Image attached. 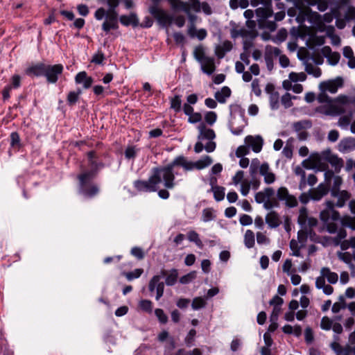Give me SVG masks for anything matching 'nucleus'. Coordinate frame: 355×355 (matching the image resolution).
I'll return each instance as SVG.
<instances>
[{
    "label": "nucleus",
    "mask_w": 355,
    "mask_h": 355,
    "mask_svg": "<svg viewBox=\"0 0 355 355\" xmlns=\"http://www.w3.org/2000/svg\"><path fill=\"white\" fill-rule=\"evenodd\" d=\"M322 53L331 65L334 66L338 63L340 58V53L338 52L332 51L329 46H324L322 49Z\"/></svg>",
    "instance_id": "nucleus-17"
},
{
    "label": "nucleus",
    "mask_w": 355,
    "mask_h": 355,
    "mask_svg": "<svg viewBox=\"0 0 355 355\" xmlns=\"http://www.w3.org/2000/svg\"><path fill=\"white\" fill-rule=\"evenodd\" d=\"M293 263L292 261L290 259H287L285 260L283 266H282V270L284 272L286 273L288 275H290L291 273L295 272L296 270L292 269Z\"/></svg>",
    "instance_id": "nucleus-60"
},
{
    "label": "nucleus",
    "mask_w": 355,
    "mask_h": 355,
    "mask_svg": "<svg viewBox=\"0 0 355 355\" xmlns=\"http://www.w3.org/2000/svg\"><path fill=\"white\" fill-rule=\"evenodd\" d=\"M290 248L292 251V253L291 254V255L297 257H302V255L300 252V247L297 241L292 239L290 241Z\"/></svg>",
    "instance_id": "nucleus-49"
},
{
    "label": "nucleus",
    "mask_w": 355,
    "mask_h": 355,
    "mask_svg": "<svg viewBox=\"0 0 355 355\" xmlns=\"http://www.w3.org/2000/svg\"><path fill=\"white\" fill-rule=\"evenodd\" d=\"M196 278V272L191 271V272L187 273V275L181 277L180 279V282L182 284H187L191 282Z\"/></svg>",
    "instance_id": "nucleus-57"
},
{
    "label": "nucleus",
    "mask_w": 355,
    "mask_h": 355,
    "mask_svg": "<svg viewBox=\"0 0 355 355\" xmlns=\"http://www.w3.org/2000/svg\"><path fill=\"white\" fill-rule=\"evenodd\" d=\"M212 162H213V160H212L211 157L209 155H205V156L202 157L201 159L195 162L196 168L198 170L203 169V168L209 166V165H211Z\"/></svg>",
    "instance_id": "nucleus-37"
},
{
    "label": "nucleus",
    "mask_w": 355,
    "mask_h": 355,
    "mask_svg": "<svg viewBox=\"0 0 355 355\" xmlns=\"http://www.w3.org/2000/svg\"><path fill=\"white\" fill-rule=\"evenodd\" d=\"M21 78L19 74H14L10 78V83L6 86L9 87L11 89H18L21 87Z\"/></svg>",
    "instance_id": "nucleus-52"
},
{
    "label": "nucleus",
    "mask_w": 355,
    "mask_h": 355,
    "mask_svg": "<svg viewBox=\"0 0 355 355\" xmlns=\"http://www.w3.org/2000/svg\"><path fill=\"white\" fill-rule=\"evenodd\" d=\"M331 196L338 199L336 203L334 204V207L335 206L337 207H343L345 205L346 202L349 200L351 195L348 191L341 190L336 192V195H331ZM332 202L334 203V202Z\"/></svg>",
    "instance_id": "nucleus-22"
},
{
    "label": "nucleus",
    "mask_w": 355,
    "mask_h": 355,
    "mask_svg": "<svg viewBox=\"0 0 355 355\" xmlns=\"http://www.w3.org/2000/svg\"><path fill=\"white\" fill-rule=\"evenodd\" d=\"M326 208L320 211V218L325 224L327 231L330 234H337L336 236H322L319 241L324 246L340 245V241L347 236L345 227L355 229L353 219L350 216L340 217V214L334 209V203L331 200L325 202Z\"/></svg>",
    "instance_id": "nucleus-1"
},
{
    "label": "nucleus",
    "mask_w": 355,
    "mask_h": 355,
    "mask_svg": "<svg viewBox=\"0 0 355 355\" xmlns=\"http://www.w3.org/2000/svg\"><path fill=\"white\" fill-rule=\"evenodd\" d=\"M249 153L250 149L247 144H245V145L240 146L237 148L235 154L237 157H242L248 155Z\"/></svg>",
    "instance_id": "nucleus-63"
},
{
    "label": "nucleus",
    "mask_w": 355,
    "mask_h": 355,
    "mask_svg": "<svg viewBox=\"0 0 355 355\" xmlns=\"http://www.w3.org/2000/svg\"><path fill=\"white\" fill-rule=\"evenodd\" d=\"M143 272V269L137 268L131 272H123L122 275H124L128 281H132L135 279L139 278Z\"/></svg>",
    "instance_id": "nucleus-44"
},
{
    "label": "nucleus",
    "mask_w": 355,
    "mask_h": 355,
    "mask_svg": "<svg viewBox=\"0 0 355 355\" xmlns=\"http://www.w3.org/2000/svg\"><path fill=\"white\" fill-rule=\"evenodd\" d=\"M138 307L142 312L151 314L153 313V304L150 300H141L139 302Z\"/></svg>",
    "instance_id": "nucleus-36"
},
{
    "label": "nucleus",
    "mask_w": 355,
    "mask_h": 355,
    "mask_svg": "<svg viewBox=\"0 0 355 355\" xmlns=\"http://www.w3.org/2000/svg\"><path fill=\"white\" fill-rule=\"evenodd\" d=\"M323 162H329L336 171H339L343 166V160L331 153L329 149L320 153H311L308 159L302 162V164L306 168H312Z\"/></svg>",
    "instance_id": "nucleus-3"
},
{
    "label": "nucleus",
    "mask_w": 355,
    "mask_h": 355,
    "mask_svg": "<svg viewBox=\"0 0 355 355\" xmlns=\"http://www.w3.org/2000/svg\"><path fill=\"white\" fill-rule=\"evenodd\" d=\"M194 58L200 62L207 58L205 54L204 48L202 46H196L193 51Z\"/></svg>",
    "instance_id": "nucleus-56"
},
{
    "label": "nucleus",
    "mask_w": 355,
    "mask_h": 355,
    "mask_svg": "<svg viewBox=\"0 0 355 355\" xmlns=\"http://www.w3.org/2000/svg\"><path fill=\"white\" fill-rule=\"evenodd\" d=\"M311 127V123L309 121H300L293 123V128L297 132L302 131L304 129L309 128Z\"/></svg>",
    "instance_id": "nucleus-47"
},
{
    "label": "nucleus",
    "mask_w": 355,
    "mask_h": 355,
    "mask_svg": "<svg viewBox=\"0 0 355 355\" xmlns=\"http://www.w3.org/2000/svg\"><path fill=\"white\" fill-rule=\"evenodd\" d=\"M215 216L213 213V210L211 209H205L202 211V221L207 223L214 220Z\"/></svg>",
    "instance_id": "nucleus-59"
},
{
    "label": "nucleus",
    "mask_w": 355,
    "mask_h": 355,
    "mask_svg": "<svg viewBox=\"0 0 355 355\" xmlns=\"http://www.w3.org/2000/svg\"><path fill=\"white\" fill-rule=\"evenodd\" d=\"M198 141L194 146L195 153H200L204 149L207 153H211L214 151L216 147V144L213 141L216 137L214 130L207 128L205 124H200L198 126Z\"/></svg>",
    "instance_id": "nucleus-4"
},
{
    "label": "nucleus",
    "mask_w": 355,
    "mask_h": 355,
    "mask_svg": "<svg viewBox=\"0 0 355 355\" xmlns=\"http://www.w3.org/2000/svg\"><path fill=\"white\" fill-rule=\"evenodd\" d=\"M266 222L270 227L275 228L279 225V216L275 211H272L266 215Z\"/></svg>",
    "instance_id": "nucleus-30"
},
{
    "label": "nucleus",
    "mask_w": 355,
    "mask_h": 355,
    "mask_svg": "<svg viewBox=\"0 0 355 355\" xmlns=\"http://www.w3.org/2000/svg\"><path fill=\"white\" fill-rule=\"evenodd\" d=\"M217 119V114L215 112H207L205 115V121L207 123L210 125H212Z\"/></svg>",
    "instance_id": "nucleus-61"
},
{
    "label": "nucleus",
    "mask_w": 355,
    "mask_h": 355,
    "mask_svg": "<svg viewBox=\"0 0 355 355\" xmlns=\"http://www.w3.org/2000/svg\"><path fill=\"white\" fill-rule=\"evenodd\" d=\"M232 49V44L230 41L226 40L216 47L215 53L216 56L221 59L227 52H230Z\"/></svg>",
    "instance_id": "nucleus-23"
},
{
    "label": "nucleus",
    "mask_w": 355,
    "mask_h": 355,
    "mask_svg": "<svg viewBox=\"0 0 355 355\" xmlns=\"http://www.w3.org/2000/svg\"><path fill=\"white\" fill-rule=\"evenodd\" d=\"M214 193V199L219 202L224 199L225 189L223 187H215V189L210 190Z\"/></svg>",
    "instance_id": "nucleus-48"
},
{
    "label": "nucleus",
    "mask_w": 355,
    "mask_h": 355,
    "mask_svg": "<svg viewBox=\"0 0 355 355\" xmlns=\"http://www.w3.org/2000/svg\"><path fill=\"white\" fill-rule=\"evenodd\" d=\"M137 151L135 146H128L124 152L125 159H134L137 157Z\"/></svg>",
    "instance_id": "nucleus-51"
},
{
    "label": "nucleus",
    "mask_w": 355,
    "mask_h": 355,
    "mask_svg": "<svg viewBox=\"0 0 355 355\" xmlns=\"http://www.w3.org/2000/svg\"><path fill=\"white\" fill-rule=\"evenodd\" d=\"M45 64L44 62H42L33 64L25 69V74L31 78L44 76Z\"/></svg>",
    "instance_id": "nucleus-13"
},
{
    "label": "nucleus",
    "mask_w": 355,
    "mask_h": 355,
    "mask_svg": "<svg viewBox=\"0 0 355 355\" xmlns=\"http://www.w3.org/2000/svg\"><path fill=\"white\" fill-rule=\"evenodd\" d=\"M355 148V141L352 138L344 139L338 144V150L345 153L353 150Z\"/></svg>",
    "instance_id": "nucleus-26"
},
{
    "label": "nucleus",
    "mask_w": 355,
    "mask_h": 355,
    "mask_svg": "<svg viewBox=\"0 0 355 355\" xmlns=\"http://www.w3.org/2000/svg\"><path fill=\"white\" fill-rule=\"evenodd\" d=\"M337 255L339 259L349 266H352V263L354 259V253L352 254L348 252H338Z\"/></svg>",
    "instance_id": "nucleus-43"
},
{
    "label": "nucleus",
    "mask_w": 355,
    "mask_h": 355,
    "mask_svg": "<svg viewBox=\"0 0 355 355\" xmlns=\"http://www.w3.org/2000/svg\"><path fill=\"white\" fill-rule=\"evenodd\" d=\"M165 275V283L167 286H173L178 280V271L177 269L173 268L169 271L163 272Z\"/></svg>",
    "instance_id": "nucleus-29"
},
{
    "label": "nucleus",
    "mask_w": 355,
    "mask_h": 355,
    "mask_svg": "<svg viewBox=\"0 0 355 355\" xmlns=\"http://www.w3.org/2000/svg\"><path fill=\"white\" fill-rule=\"evenodd\" d=\"M289 79L293 82L296 83L298 81L303 82L306 79V75L304 72L301 73H295L291 72L288 76Z\"/></svg>",
    "instance_id": "nucleus-54"
},
{
    "label": "nucleus",
    "mask_w": 355,
    "mask_h": 355,
    "mask_svg": "<svg viewBox=\"0 0 355 355\" xmlns=\"http://www.w3.org/2000/svg\"><path fill=\"white\" fill-rule=\"evenodd\" d=\"M245 144L254 153H259L263 147V140L261 136L248 135L245 138Z\"/></svg>",
    "instance_id": "nucleus-15"
},
{
    "label": "nucleus",
    "mask_w": 355,
    "mask_h": 355,
    "mask_svg": "<svg viewBox=\"0 0 355 355\" xmlns=\"http://www.w3.org/2000/svg\"><path fill=\"white\" fill-rule=\"evenodd\" d=\"M279 54H281L279 49L271 46H266L264 59L267 69L269 71L272 70L274 67L273 57H278Z\"/></svg>",
    "instance_id": "nucleus-14"
},
{
    "label": "nucleus",
    "mask_w": 355,
    "mask_h": 355,
    "mask_svg": "<svg viewBox=\"0 0 355 355\" xmlns=\"http://www.w3.org/2000/svg\"><path fill=\"white\" fill-rule=\"evenodd\" d=\"M295 175L300 176V182L299 184L300 189L302 190L306 185V173L304 170L300 166H297L294 170Z\"/></svg>",
    "instance_id": "nucleus-39"
},
{
    "label": "nucleus",
    "mask_w": 355,
    "mask_h": 355,
    "mask_svg": "<svg viewBox=\"0 0 355 355\" xmlns=\"http://www.w3.org/2000/svg\"><path fill=\"white\" fill-rule=\"evenodd\" d=\"M329 191L328 185L324 182L320 183L315 189L311 190V199L313 200H320L326 196Z\"/></svg>",
    "instance_id": "nucleus-18"
},
{
    "label": "nucleus",
    "mask_w": 355,
    "mask_h": 355,
    "mask_svg": "<svg viewBox=\"0 0 355 355\" xmlns=\"http://www.w3.org/2000/svg\"><path fill=\"white\" fill-rule=\"evenodd\" d=\"M75 82L76 84H83L85 89H89L92 87L94 79L91 76H88L86 71H80L75 76Z\"/></svg>",
    "instance_id": "nucleus-19"
},
{
    "label": "nucleus",
    "mask_w": 355,
    "mask_h": 355,
    "mask_svg": "<svg viewBox=\"0 0 355 355\" xmlns=\"http://www.w3.org/2000/svg\"><path fill=\"white\" fill-rule=\"evenodd\" d=\"M344 112V110L336 105H330L324 112L327 115L338 116Z\"/></svg>",
    "instance_id": "nucleus-53"
},
{
    "label": "nucleus",
    "mask_w": 355,
    "mask_h": 355,
    "mask_svg": "<svg viewBox=\"0 0 355 355\" xmlns=\"http://www.w3.org/2000/svg\"><path fill=\"white\" fill-rule=\"evenodd\" d=\"M292 98H296V97H292L289 93H286L282 96L281 101L285 108L291 107L293 105Z\"/></svg>",
    "instance_id": "nucleus-58"
},
{
    "label": "nucleus",
    "mask_w": 355,
    "mask_h": 355,
    "mask_svg": "<svg viewBox=\"0 0 355 355\" xmlns=\"http://www.w3.org/2000/svg\"><path fill=\"white\" fill-rule=\"evenodd\" d=\"M171 108L173 109L175 112H180L182 110V100L179 95H175L174 97L171 98L170 101Z\"/></svg>",
    "instance_id": "nucleus-41"
},
{
    "label": "nucleus",
    "mask_w": 355,
    "mask_h": 355,
    "mask_svg": "<svg viewBox=\"0 0 355 355\" xmlns=\"http://www.w3.org/2000/svg\"><path fill=\"white\" fill-rule=\"evenodd\" d=\"M257 243L259 245H268L270 243V239L264 233L259 232L256 234Z\"/></svg>",
    "instance_id": "nucleus-62"
},
{
    "label": "nucleus",
    "mask_w": 355,
    "mask_h": 355,
    "mask_svg": "<svg viewBox=\"0 0 355 355\" xmlns=\"http://www.w3.org/2000/svg\"><path fill=\"white\" fill-rule=\"evenodd\" d=\"M174 166H181L184 171H189L196 168V164L180 155L175 157L167 166L157 168V184L163 183L166 189H173L175 186V175L173 172Z\"/></svg>",
    "instance_id": "nucleus-2"
},
{
    "label": "nucleus",
    "mask_w": 355,
    "mask_h": 355,
    "mask_svg": "<svg viewBox=\"0 0 355 355\" xmlns=\"http://www.w3.org/2000/svg\"><path fill=\"white\" fill-rule=\"evenodd\" d=\"M275 191L272 187H266L263 191L256 193L255 201L259 204H263V207L266 210H270L273 208L279 207V203L272 198Z\"/></svg>",
    "instance_id": "nucleus-6"
},
{
    "label": "nucleus",
    "mask_w": 355,
    "mask_h": 355,
    "mask_svg": "<svg viewBox=\"0 0 355 355\" xmlns=\"http://www.w3.org/2000/svg\"><path fill=\"white\" fill-rule=\"evenodd\" d=\"M334 32V28L331 26L327 29L326 35L331 40V44L339 46L340 44V38L338 35L335 34Z\"/></svg>",
    "instance_id": "nucleus-38"
},
{
    "label": "nucleus",
    "mask_w": 355,
    "mask_h": 355,
    "mask_svg": "<svg viewBox=\"0 0 355 355\" xmlns=\"http://www.w3.org/2000/svg\"><path fill=\"white\" fill-rule=\"evenodd\" d=\"M230 95L231 89L228 87L224 86L220 90L217 91L215 93L214 96L217 102L220 103H225Z\"/></svg>",
    "instance_id": "nucleus-27"
},
{
    "label": "nucleus",
    "mask_w": 355,
    "mask_h": 355,
    "mask_svg": "<svg viewBox=\"0 0 355 355\" xmlns=\"http://www.w3.org/2000/svg\"><path fill=\"white\" fill-rule=\"evenodd\" d=\"M118 28V21H110L106 19L102 24V29L105 33H109L111 29L116 30Z\"/></svg>",
    "instance_id": "nucleus-45"
},
{
    "label": "nucleus",
    "mask_w": 355,
    "mask_h": 355,
    "mask_svg": "<svg viewBox=\"0 0 355 355\" xmlns=\"http://www.w3.org/2000/svg\"><path fill=\"white\" fill-rule=\"evenodd\" d=\"M78 180V192L80 195L87 199H92L99 193V187L97 184H93L92 181L94 178L83 174L77 176Z\"/></svg>",
    "instance_id": "nucleus-5"
},
{
    "label": "nucleus",
    "mask_w": 355,
    "mask_h": 355,
    "mask_svg": "<svg viewBox=\"0 0 355 355\" xmlns=\"http://www.w3.org/2000/svg\"><path fill=\"white\" fill-rule=\"evenodd\" d=\"M255 15L259 28H266L270 31L276 29L275 22L268 21V19L272 15V11L270 8L261 7L257 8L255 10Z\"/></svg>",
    "instance_id": "nucleus-7"
},
{
    "label": "nucleus",
    "mask_w": 355,
    "mask_h": 355,
    "mask_svg": "<svg viewBox=\"0 0 355 355\" xmlns=\"http://www.w3.org/2000/svg\"><path fill=\"white\" fill-rule=\"evenodd\" d=\"M89 165L91 166V169L85 171L81 174L86 175L94 178H95L97 176L98 172L105 166L103 162H97L96 160L91 162V163H89Z\"/></svg>",
    "instance_id": "nucleus-21"
},
{
    "label": "nucleus",
    "mask_w": 355,
    "mask_h": 355,
    "mask_svg": "<svg viewBox=\"0 0 355 355\" xmlns=\"http://www.w3.org/2000/svg\"><path fill=\"white\" fill-rule=\"evenodd\" d=\"M230 35L233 39H236L239 37L245 39H254L257 36V32L256 30L249 29L247 27L236 26L231 28Z\"/></svg>",
    "instance_id": "nucleus-12"
},
{
    "label": "nucleus",
    "mask_w": 355,
    "mask_h": 355,
    "mask_svg": "<svg viewBox=\"0 0 355 355\" xmlns=\"http://www.w3.org/2000/svg\"><path fill=\"white\" fill-rule=\"evenodd\" d=\"M10 146L15 152H17L22 147L19 134L17 132H12L10 135Z\"/></svg>",
    "instance_id": "nucleus-28"
},
{
    "label": "nucleus",
    "mask_w": 355,
    "mask_h": 355,
    "mask_svg": "<svg viewBox=\"0 0 355 355\" xmlns=\"http://www.w3.org/2000/svg\"><path fill=\"white\" fill-rule=\"evenodd\" d=\"M305 71L309 74L313 75L315 78H319L322 74L321 69L312 64H306L305 66Z\"/></svg>",
    "instance_id": "nucleus-46"
},
{
    "label": "nucleus",
    "mask_w": 355,
    "mask_h": 355,
    "mask_svg": "<svg viewBox=\"0 0 355 355\" xmlns=\"http://www.w3.org/2000/svg\"><path fill=\"white\" fill-rule=\"evenodd\" d=\"M275 200L279 203L283 202L285 206L288 208H294L298 205L297 198L291 194L288 189L285 187H281L277 189Z\"/></svg>",
    "instance_id": "nucleus-9"
},
{
    "label": "nucleus",
    "mask_w": 355,
    "mask_h": 355,
    "mask_svg": "<svg viewBox=\"0 0 355 355\" xmlns=\"http://www.w3.org/2000/svg\"><path fill=\"white\" fill-rule=\"evenodd\" d=\"M207 305V302L205 298L202 297H196L193 299L191 303V307L193 310H199L205 308Z\"/></svg>",
    "instance_id": "nucleus-42"
},
{
    "label": "nucleus",
    "mask_w": 355,
    "mask_h": 355,
    "mask_svg": "<svg viewBox=\"0 0 355 355\" xmlns=\"http://www.w3.org/2000/svg\"><path fill=\"white\" fill-rule=\"evenodd\" d=\"M200 63L202 71L207 75H211L216 70L214 58L207 57L200 62Z\"/></svg>",
    "instance_id": "nucleus-20"
},
{
    "label": "nucleus",
    "mask_w": 355,
    "mask_h": 355,
    "mask_svg": "<svg viewBox=\"0 0 355 355\" xmlns=\"http://www.w3.org/2000/svg\"><path fill=\"white\" fill-rule=\"evenodd\" d=\"M64 67L62 64H45L44 75L46 82L49 84H55L59 77L62 74Z\"/></svg>",
    "instance_id": "nucleus-10"
},
{
    "label": "nucleus",
    "mask_w": 355,
    "mask_h": 355,
    "mask_svg": "<svg viewBox=\"0 0 355 355\" xmlns=\"http://www.w3.org/2000/svg\"><path fill=\"white\" fill-rule=\"evenodd\" d=\"M259 173L264 178V182L267 184H271L275 182L276 177L270 168L268 163H263L259 167Z\"/></svg>",
    "instance_id": "nucleus-16"
},
{
    "label": "nucleus",
    "mask_w": 355,
    "mask_h": 355,
    "mask_svg": "<svg viewBox=\"0 0 355 355\" xmlns=\"http://www.w3.org/2000/svg\"><path fill=\"white\" fill-rule=\"evenodd\" d=\"M250 190V183L248 180H244L241 184L240 191L243 196H247Z\"/></svg>",
    "instance_id": "nucleus-64"
},
{
    "label": "nucleus",
    "mask_w": 355,
    "mask_h": 355,
    "mask_svg": "<svg viewBox=\"0 0 355 355\" xmlns=\"http://www.w3.org/2000/svg\"><path fill=\"white\" fill-rule=\"evenodd\" d=\"M133 187L138 192H155V167L150 169V173L147 180H137L133 182Z\"/></svg>",
    "instance_id": "nucleus-8"
},
{
    "label": "nucleus",
    "mask_w": 355,
    "mask_h": 355,
    "mask_svg": "<svg viewBox=\"0 0 355 355\" xmlns=\"http://www.w3.org/2000/svg\"><path fill=\"white\" fill-rule=\"evenodd\" d=\"M270 106L272 110H277L279 108V96L278 92H272L269 98Z\"/></svg>",
    "instance_id": "nucleus-55"
},
{
    "label": "nucleus",
    "mask_w": 355,
    "mask_h": 355,
    "mask_svg": "<svg viewBox=\"0 0 355 355\" xmlns=\"http://www.w3.org/2000/svg\"><path fill=\"white\" fill-rule=\"evenodd\" d=\"M120 22L125 26H132V27H137L139 25V19L135 13H131L130 15H121L119 17Z\"/></svg>",
    "instance_id": "nucleus-24"
},
{
    "label": "nucleus",
    "mask_w": 355,
    "mask_h": 355,
    "mask_svg": "<svg viewBox=\"0 0 355 355\" xmlns=\"http://www.w3.org/2000/svg\"><path fill=\"white\" fill-rule=\"evenodd\" d=\"M82 91L78 89L77 91H71L68 93L67 96V103L69 106L73 107L75 105L80 98Z\"/></svg>",
    "instance_id": "nucleus-32"
},
{
    "label": "nucleus",
    "mask_w": 355,
    "mask_h": 355,
    "mask_svg": "<svg viewBox=\"0 0 355 355\" xmlns=\"http://www.w3.org/2000/svg\"><path fill=\"white\" fill-rule=\"evenodd\" d=\"M187 239L192 243H194L200 249H202L203 243L198 233L194 230H191L187 233Z\"/></svg>",
    "instance_id": "nucleus-35"
},
{
    "label": "nucleus",
    "mask_w": 355,
    "mask_h": 355,
    "mask_svg": "<svg viewBox=\"0 0 355 355\" xmlns=\"http://www.w3.org/2000/svg\"><path fill=\"white\" fill-rule=\"evenodd\" d=\"M343 55L349 60L347 63L348 67L351 69L355 68V57L354 56L352 48L349 46H345L343 48Z\"/></svg>",
    "instance_id": "nucleus-34"
},
{
    "label": "nucleus",
    "mask_w": 355,
    "mask_h": 355,
    "mask_svg": "<svg viewBox=\"0 0 355 355\" xmlns=\"http://www.w3.org/2000/svg\"><path fill=\"white\" fill-rule=\"evenodd\" d=\"M324 182L328 185L331 195H336V192L341 191L342 178L335 175L332 171L328 170L324 172Z\"/></svg>",
    "instance_id": "nucleus-11"
},
{
    "label": "nucleus",
    "mask_w": 355,
    "mask_h": 355,
    "mask_svg": "<svg viewBox=\"0 0 355 355\" xmlns=\"http://www.w3.org/2000/svg\"><path fill=\"white\" fill-rule=\"evenodd\" d=\"M320 275L324 276L330 284H334L338 282V276L337 273L331 272L329 268H322L320 270Z\"/></svg>",
    "instance_id": "nucleus-31"
},
{
    "label": "nucleus",
    "mask_w": 355,
    "mask_h": 355,
    "mask_svg": "<svg viewBox=\"0 0 355 355\" xmlns=\"http://www.w3.org/2000/svg\"><path fill=\"white\" fill-rule=\"evenodd\" d=\"M244 244L245 246L247 248H252L254 245V232L250 230H246L245 234H244Z\"/></svg>",
    "instance_id": "nucleus-40"
},
{
    "label": "nucleus",
    "mask_w": 355,
    "mask_h": 355,
    "mask_svg": "<svg viewBox=\"0 0 355 355\" xmlns=\"http://www.w3.org/2000/svg\"><path fill=\"white\" fill-rule=\"evenodd\" d=\"M236 120V117L235 115L232 114L231 112V119L229 121V128L232 133L234 135H241L243 131L244 125H241L237 127H235V121Z\"/></svg>",
    "instance_id": "nucleus-33"
},
{
    "label": "nucleus",
    "mask_w": 355,
    "mask_h": 355,
    "mask_svg": "<svg viewBox=\"0 0 355 355\" xmlns=\"http://www.w3.org/2000/svg\"><path fill=\"white\" fill-rule=\"evenodd\" d=\"M342 85V80H340V84L338 85L336 81H327L322 82L320 85V89L322 92H329L331 94H335L338 91V86Z\"/></svg>",
    "instance_id": "nucleus-25"
},
{
    "label": "nucleus",
    "mask_w": 355,
    "mask_h": 355,
    "mask_svg": "<svg viewBox=\"0 0 355 355\" xmlns=\"http://www.w3.org/2000/svg\"><path fill=\"white\" fill-rule=\"evenodd\" d=\"M339 245L342 250H346L349 248L355 249V236H351L347 240H342Z\"/></svg>",
    "instance_id": "nucleus-50"
}]
</instances>
